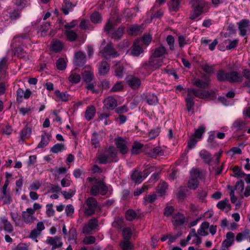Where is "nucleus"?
<instances>
[{"instance_id":"f257e3e1","label":"nucleus","mask_w":250,"mask_h":250,"mask_svg":"<svg viewBox=\"0 0 250 250\" xmlns=\"http://www.w3.org/2000/svg\"><path fill=\"white\" fill-rule=\"evenodd\" d=\"M187 92V94L185 97V100L188 111H190L193 109V107L194 105L193 101L194 97L200 99H213L216 97L215 91L213 90L203 91L195 88H188Z\"/></svg>"},{"instance_id":"f03ea898","label":"nucleus","mask_w":250,"mask_h":250,"mask_svg":"<svg viewBox=\"0 0 250 250\" xmlns=\"http://www.w3.org/2000/svg\"><path fill=\"white\" fill-rule=\"evenodd\" d=\"M87 180L90 183V193L92 196L105 195L107 193L108 188L103 180L96 177H88Z\"/></svg>"},{"instance_id":"7ed1b4c3","label":"nucleus","mask_w":250,"mask_h":250,"mask_svg":"<svg viewBox=\"0 0 250 250\" xmlns=\"http://www.w3.org/2000/svg\"><path fill=\"white\" fill-rule=\"evenodd\" d=\"M190 4L192 8L190 15L191 20H194L203 13L208 12L209 8L208 2L205 0H191Z\"/></svg>"},{"instance_id":"20e7f679","label":"nucleus","mask_w":250,"mask_h":250,"mask_svg":"<svg viewBox=\"0 0 250 250\" xmlns=\"http://www.w3.org/2000/svg\"><path fill=\"white\" fill-rule=\"evenodd\" d=\"M86 207L83 211L84 214L86 216H90L95 213L96 211L100 208V206L98 204L97 200L93 197H88L85 201Z\"/></svg>"},{"instance_id":"39448f33","label":"nucleus","mask_w":250,"mask_h":250,"mask_svg":"<svg viewBox=\"0 0 250 250\" xmlns=\"http://www.w3.org/2000/svg\"><path fill=\"white\" fill-rule=\"evenodd\" d=\"M163 63L162 59H158V58L151 56L148 62H145L142 64V68L150 73L162 66Z\"/></svg>"},{"instance_id":"423d86ee","label":"nucleus","mask_w":250,"mask_h":250,"mask_svg":"<svg viewBox=\"0 0 250 250\" xmlns=\"http://www.w3.org/2000/svg\"><path fill=\"white\" fill-rule=\"evenodd\" d=\"M117 152L113 147H109L104 153L99 155L98 159L101 164L115 161Z\"/></svg>"},{"instance_id":"0eeeda50","label":"nucleus","mask_w":250,"mask_h":250,"mask_svg":"<svg viewBox=\"0 0 250 250\" xmlns=\"http://www.w3.org/2000/svg\"><path fill=\"white\" fill-rule=\"evenodd\" d=\"M190 177L188 184V187L190 189H195L199 185V179L201 178V172L198 169L193 168L190 171Z\"/></svg>"},{"instance_id":"6e6552de","label":"nucleus","mask_w":250,"mask_h":250,"mask_svg":"<svg viewBox=\"0 0 250 250\" xmlns=\"http://www.w3.org/2000/svg\"><path fill=\"white\" fill-rule=\"evenodd\" d=\"M44 229L45 227L43 222L42 221L38 222L36 228L30 232L28 237L37 243L38 242L37 238L40 236L42 231Z\"/></svg>"},{"instance_id":"1a4fd4ad","label":"nucleus","mask_w":250,"mask_h":250,"mask_svg":"<svg viewBox=\"0 0 250 250\" xmlns=\"http://www.w3.org/2000/svg\"><path fill=\"white\" fill-rule=\"evenodd\" d=\"M35 211L32 209V208H27L25 211L22 212L21 216L23 222L27 224H31L37 220L34 216Z\"/></svg>"},{"instance_id":"9d476101","label":"nucleus","mask_w":250,"mask_h":250,"mask_svg":"<svg viewBox=\"0 0 250 250\" xmlns=\"http://www.w3.org/2000/svg\"><path fill=\"white\" fill-rule=\"evenodd\" d=\"M101 53L103 57L106 59H109L110 57L115 58L119 55L111 44H108L101 51Z\"/></svg>"},{"instance_id":"9b49d317","label":"nucleus","mask_w":250,"mask_h":250,"mask_svg":"<svg viewBox=\"0 0 250 250\" xmlns=\"http://www.w3.org/2000/svg\"><path fill=\"white\" fill-rule=\"evenodd\" d=\"M210 80L209 77H205L203 79H194L192 81L193 84L200 88L205 89L209 87Z\"/></svg>"},{"instance_id":"f8f14e48","label":"nucleus","mask_w":250,"mask_h":250,"mask_svg":"<svg viewBox=\"0 0 250 250\" xmlns=\"http://www.w3.org/2000/svg\"><path fill=\"white\" fill-rule=\"evenodd\" d=\"M46 242L52 246V250L61 247L63 244L61 238L59 236L48 237L46 240Z\"/></svg>"},{"instance_id":"ddd939ff","label":"nucleus","mask_w":250,"mask_h":250,"mask_svg":"<svg viewBox=\"0 0 250 250\" xmlns=\"http://www.w3.org/2000/svg\"><path fill=\"white\" fill-rule=\"evenodd\" d=\"M98 221L96 218L90 219L87 224L83 228V232L84 233L90 234L98 226Z\"/></svg>"},{"instance_id":"4468645a","label":"nucleus","mask_w":250,"mask_h":250,"mask_svg":"<svg viewBox=\"0 0 250 250\" xmlns=\"http://www.w3.org/2000/svg\"><path fill=\"white\" fill-rule=\"evenodd\" d=\"M115 143L117 148L122 154H126L128 152L126 146L127 142L122 137H118L115 140Z\"/></svg>"},{"instance_id":"2eb2a0df","label":"nucleus","mask_w":250,"mask_h":250,"mask_svg":"<svg viewBox=\"0 0 250 250\" xmlns=\"http://www.w3.org/2000/svg\"><path fill=\"white\" fill-rule=\"evenodd\" d=\"M239 34L241 36H245L247 34V29L250 26V21L248 19H242L237 23Z\"/></svg>"},{"instance_id":"dca6fc26","label":"nucleus","mask_w":250,"mask_h":250,"mask_svg":"<svg viewBox=\"0 0 250 250\" xmlns=\"http://www.w3.org/2000/svg\"><path fill=\"white\" fill-rule=\"evenodd\" d=\"M228 82L231 83H240L243 81V77L236 71L228 72Z\"/></svg>"},{"instance_id":"f3484780","label":"nucleus","mask_w":250,"mask_h":250,"mask_svg":"<svg viewBox=\"0 0 250 250\" xmlns=\"http://www.w3.org/2000/svg\"><path fill=\"white\" fill-rule=\"evenodd\" d=\"M185 221V217L184 215L180 212L174 214L172 218V222L173 225L175 227L182 225Z\"/></svg>"},{"instance_id":"a211bd4d","label":"nucleus","mask_w":250,"mask_h":250,"mask_svg":"<svg viewBox=\"0 0 250 250\" xmlns=\"http://www.w3.org/2000/svg\"><path fill=\"white\" fill-rule=\"evenodd\" d=\"M86 62L85 54L83 52L79 51L75 54L74 63L77 66H83Z\"/></svg>"},{"instance_id":"6ab92c4d","label":"nucleus","mask_w":250,"mask_h":250,"mask_svg":"<svg viewBox=\"0 0 250 250\" xmlns=\"http://www.w3.org/2000/svg\"><path fill=\"white\" fill-rule=\"evenodd\" d=\"M141 45L140 41L136 40L134 42L130 49L131 53L133 56H139L140 54L143 52V49Z\"/></svg>"},{"instance_id":"aec40b11","label":"nucleus","mask_w":250,"mask_h":250,"mask_svg":"<svg viewBox=\"0 0 250 250\" xmlns=\"http://www.w3.org/2000/svg\"><path fill=\"white\" fill-rule=\"evenodd\" d=\"M0 225L3 228L4 230L8 233H11L13 230V226L4 216L0 217Z\"/></svg>"},{"instance_id":"412c9836","label":"nucleus","mask_w":250,"mask_h":250,"mask_svg":"<svg viewBox=\"0 0 250 250\" xmlns=\"http://www.w3.org/2000/svg\"><path fill=\"white\" fill-rule=\"evenodd\" d=\"M117 105L116 100L112 96L106 97L104 101V106L109 109H113Z\"/></svg>"},{"instance_id":"4be33fe9","label":"nucleus","mask_w":250,"mask_h":250,"mask_svg":"<svg viewBox=\"0 0 250 250\" xmlns=\"http://www.w3.org/2000/svg\"><path fill=\"white\" fill-rule=\"evenodd\" d=\"M234 234L232 232H228L226 234V239L222 243V247L228 248L233 245Z\"/></svg>"},{"instance_id":"5701e85b","label":"nucleus","mask_w":250,"mask_h":250,"mask_svg":"<svg viewBox=\"0 0 250 250\" xmlns=\"http://www.w3.org/2000/svg\"><path fill=\"white\" fill-rule=\"evenodd\" d=\"M127 83L132 89L138 88L141 84L140 79L135 77H128Z\"/></svg>"},{"instance_id":"b1692460","label":"nucleus","mask_w":250,"mask_h":250,"mask_svg":"<svg viewBox=\"0 0 250 250\" xmlns=\"http://www.w3.org/2000/svg\"><path fill=\"white\" fill-rule=\"evenodd\" d=\"M110 66L106 62H101L99 66V73L100 75H105L108 72Z\"/></svg>"},{"instance_id":"393cba45","label":"nucleus","mask_w":250,"mask_h":250,"mask_svg":"<svg viewBox=\"0 0 250 250\" xmlns=\"http://www.w3.org/2000/svg\"><path fill=\"white\" fill-rule=\"evenodd\" d=\"M96 113V108L94 106H90L87 107L85 112V118L87 121L92 119Z\"/></svg>"},{"instance_id":"a878e982","label":"nucleus","mask_w":250,"mask_h":250,"mask_svg":"<svg viewBox=\"0 0 250 250\" xmlns=\"http://www.w3.org/2000/svg\"><path fill=\"white\" fill-rule=\"evenodd\" d=\"M209 227V224L208 222H204L200 225L199 229H198V233L202 236H206L208 234L207 229Z\"/></svg>"},{"instance_id":"bb28decb","label":"nucleus","mask_w":250,"mask_h":250,"mask_svg":"<svg viewBox=\"0 0 250 250\" xmlns=\"http://www.w3.org/2000/svg\"><path fill=\"white\" fill-rule=\"evenodd\" d=\"M166 53V48L164 46L161 45L155 49L152 56L157 58H160L163 57Z\"/></svg>"},{"instance_id":"cd10ccee","label":"nucleus","mask_w":250,"mask_h":250,"mask_svg":"<svg viewBox=\"0 0 250 250\" xmlns=\"http://www.w3.org/2000/svg\"><path fill=\"white\" fill-rule=\"evenodd\" d=\"M228 72H226L223 69H220L217 72V79L220 82H228Z\"/></svg>"},{"instance_id":"c85d7f7f","label":"nucleus","mask_w":250,"mask_h":250,"mask_svg":"<svg viewBox=\"0 0 250 250\" xmlns=\"http://www.w3.org/2000/svg\"><path fill=\"white\" fill-rule=\"evenodd\" d=\"M147 154L149 156L155 158L158 156L163 155L164 151L160 147L157 146L150 150L149 152H147Z\"/></svg>"},{"instance_id":"c756f323","label":"nucleus","mask_w":250,"mask_h":250,"mask_svg":"<svg viewBox=\"0 0 250 250\" xmlns=\"http://www.w3.org/2000/svg\"><path fill=\"white\" fill-rule=\"evenodd\" d=\"M233 127L237 131L243 130L246 128V123L241 120H237L233 124Z\"/></svg>"},{"instance_id":"7c9ffc66","label":"nucleus","mask_w":250,"mask_h":250,"mask_svg":"<svg viewBox=\"0 0 250 250\" xmlns=\"http://www.w3.org/2000/svg\"><path fill=\"white\" fill-rule=\"evenodd\" d=\"M50 135L47 133H45L42 135L41 142L38 144V147L43 148L48 144L49 142Z\"/></svg>"},{"instance_id":"2f4dec72","label":"nucleus","mask_w":250,"mask_h":250,"mask_svg":"<svg viewBox=\"0 0 250 250\" xmlns=\"http://www.w3.org/2000/svg\"><path fill=\"white\" fill-rule=\"evenodd\" d=\"M250 233V230L246 229L243 231L238 233L236 236V240L238 242H240L243 240L248 238V235Z\"/></svg>"},{"instance_id":"473e14b6","label":"nucleus","mask_w":250,"mask_h":250,"mask_svg":"<svg viewBox=\"0 0 250 250\" xmlns=\"http://www.w3.org/2000/svg\"><path fill=\"white\" fill-rule=\"evenodd\" d=\"M200 156L206 163L209 164L211 161V155L206 150H202L200 152Z\"/></svg>"},{"instance_id":"72a5a7b5","label":"nucleus","mask_w":250,"mask_h":250,"mask_svg":"<svg viewBox=\"0 0 250 250\" xmlns=\"http://www.w3.org/2000/svg\"><path fill=\"white\" fill-rule=\"evenodd\" d=\"M146 102L149 105H154L158 102V99L156 95L153 94L147 93L146 96Z\"/></svg>"},{"instance_id":"f704fd0d","label":"nucleus","mask_w":250,"mask_h":250,"mask_svg":"<svg viewBox=\"0 0 250 250\" xmlns=\"http://www.w3.org/2000/svg\"><path fill=\"white\" fill-rule=\"evenodd\" d=\"M238 40L235 39L233 41L229 40H226L223 42V44H226V50H230L235 48L238 43Z\"/></svg>"},{"instance_id":"c9c22d12","label":"nucleus","mask_w":250,"mask_h":250,"mask_svg":"<svg viewBox=\"0 0 250 250\" xmlns=\"http://www.w3.org/2000/svg\"><path fill=\"white\" fill-rule=\"evenodd\" d=\"M63 47L62 42L59 40L52 41L51 43V48L52 50L55 52H58L62 50Z\"/></svg>"},{"instance_id":"e433bc0d","label":"nucleus","mask_w":250,"mask_h":250,"mask_svg":"<svg viewBox=\"0 0 250 250\" xmlns=\"http://www.w3.org/2000/svg\"><path fill=\"white\" fill-rule=\"evenodd\" d=\"M132 179L135 183H141L144 180L142 173L138 170H135L131 175Z\"/></svg>"},{"instance_id":"4c0bfd02","label":"nucleus","mask_w":250,"mask_h":250,"mask_svg":"<svg viewBox=\"0 0 250 250\" xmlns=\"http://www.w3.org/2000/svg\"><path fill=\"white\" fill-rule=\"evenodd\" d=\"M180 0H171L169 3V9L171 11H177L180 8Z\"/></svg>"},{"instance_id":"58836bf2","label":"nucleus","mask_w":250,"mask_h":250,"mask_svg":"<svg viewBox=\"0 0 250 250\" xmlns=\"http://www.w3.org/2000/svg\"><path fill=\"white\" fill-rule=\"evenodd\" d=\"M67 40L70 42L74 41L77 38L78 35L76 32L73 30H67L64 32Z\"/></svg>"},{"instance_id":"ea45409f","label":"nucleus","mask_w":250,"mask_h":250,"mask_svg":"<svg viewBox=\"0 0 250 250\" xmlns=\"http://www.w3.org/2000/svg\"><path fill=\"white\" fill-rule=\"evenodd\" d=\"M124 33V28L122 27H120L112 33L111 37L113 39L118 40L121 39Z\"/></svg>"},{"instance_id":"a19ab883","label":"nucleus","mask_w":250,"mask_h":250,"mask_svg":"<svg viewBox=\"0 0 250 250\" xmlns=\"http://www.w3.org/2000/svg\"><path fill=\"white\" fill-rule=\"evenodd\" d=\"M81 77L76 73L72 72L68 77L69 81L72 83H77L80 82Z\"/></svg>"},{"instance_id":"79ce46f5","label":"nucleus","mask_w":250,"mask_h":250,"mask_svg":"<svg viewBox=\"0 0 250 250\" xmlns=\"http://www.w3.org/2000/svg\"><path fill=\"white\" fill-rule=\"evenodd\" d=\"M31 128L27 126H25L23 129L21 131V138L22 140H24L26 138L29 137L31 134Z\"/></svg>"},{"instance_id":"37998d69","label":"nucleus","mask_w":250,"mask_h":250,"mask_svg":"<svg viewBox=\"0 0 250 250\" xmlns=\"http://www.w3.org/2000/svg\"><path fill=\"white\" fill-rule=\"evenodd\" d=\"M216 206L219 209L221 210H224L226 208H230V205L229 203V201L228 199H225L224 200L220 201L217 203Z\"/></svg>"},{"instance_id":"c03bdc74","label":"nucleus","mask_w":250,"mask_h":250,"mask_svg":"<svg viewBox=\"0 0 250 250\" xmlns=\"http://www.w3.org/2000/svg\"><path fill=\"white\" fill-rule=\"evenodd\" d=\"M233 175L235 177L242 178L246 175L244 172L237 166H234L232 168Z\"/></svg>"},{"instance_id":"a18cd8bd","label":"nucleus","mask_w":250,"mask_h":250,"mask_svg":"<svg viewBox=\"0 0 250 250\" xmlns=\"http://www.w3.org/2000/svg\"><path fill=\"white\" fill-rule=\"evenodd\" d=\"M55 94L58 98L59 100L62 102H66L69 99V95L65 92H61L57 90L55 91Z\"/></svg>"},{"instance_id":"49530a36","label":"nucleus","mask_w":250,"mask_h":250,"mask_svg":"<svg viewBox=\"0 0 250 250\" xmlns=\"http://www.w3.org/2000/svg\"><path fill=\"white\" fill-rule=\"evenodd\" d=\"M75 6L70 1L67 2L62 4V10L63 14L67 15L69 14V11Z\"/></svg>"},{"instance_id":"de8ad7c7","label":"nucleus","mask_w":250,"mask_h":250,"mask_svg":"<svg viewBox=\"0 0 250 250\" xmlns=\"http://www.w3.org/2000/svg\"><path fill=\"white\" fill-rule=\"evenodd\" d=\"M65 146L63 144L57 143L51 148V151L54 153H58L65 150Z\"/></svg>"},{"instance_id":"09e8293b","label":"nucleus","mask_w":250,"mask_h":250,"mask_svg":"<svg viewBox=\"0 0 250 250\" xmlns=\"http://www.w3.org/2000/svg\"><path fill=\"white\" fill-rule=\"evenodd\" d=\"M120 245L123 250H132L133 248V244L128 240H125Z\"/></svg>"},{"instance_id":"8fccbe9b","label":"nucleus","mask_w":250,"mask_h":250,"mask_svg":"<svg viewBox=\"0 0 250 250\" xmlns=\"http://www.w3.org/2000/svg\"><path fill=\"white\" fill-rule=\"evenodd\" d=\"M167 188V185L166 182L160 183L157 187V192L160 194V196L163 195L166 192Z\"/></svg>"},{"instance_id":"3c124183","label":"nucleus","mask_w":250,"mask_h":250,"mask_svg":"<svg viewBox=\"0 0 250 250\" xmlns=\"http://www.w3.org/2000/svg\"><path fill=\"white\" fill-rule=\"evenodd\" d=\"M100 142V136L99 135L96 133L94 132L92 134L91 139V143L92 145L94 146L95 147H97L99 146Z\"/></svg>"},{"instance_id":"603ef678","label":"nucleus","mask_w":250,"mask_h":250,"mask_svg":"<svg viewBox=\"0 0 250 250\" xmlns=\"http://www.w3.org/2000/svg\"><path fill=\"white\" fill-rule=\"evenodd\" d=\"M56 67L60 70H63L65 69L66 67V63L64 59L59 58L56 62Z\"/></svg>"},{"instance_id":"864d4df0","label":"nucleus","mask_w":250,"mask_h":250,"mask_svg":"<svg viewBox=\"0 0 250 250\" xmlns=\"http://www.w3.org/2000/svg\"><path fill=\"white\" fill-rule=\"evenodd\" d=\"M82 75L83 80L86 83L90 82L93 78V74L90 71H85Z\"/></svg>"},{"instance_id":"5fc2aeb1","label":"nucleus","mask_w":250,"mask_h":250,"mask_svg":"<svg viewBox=\"0 0 250 250\" xmlns=\"http://www.w3.org/2000/svg\"><path fill=\"white\" fill-rule=\"evenodd\" d=\"M91 21L94 23H98L102 21V17L98 12L93 13L90 17Z\"/></svg>"},{"instance_id":"6e6d98bb","label":"nucleus","mask_w":250,"mask_h":250,"mask_svg":"<svg viewBox=\"0 0 250 250\" xmlns=\"http://www.w3.org/2000/svg\"><path fill=\"white\" fill-rule=\"evenodd\" d=\"M143 147L142 144L138 142H135L131 150L132 154H138L141 150Z\"/></svg>"},{"instance_id":"4d7b16f0","label":"nucleus","mask_w":250,"mask_h":250,"mask_svg":"<svg viewBox=\"0 0 250 250\" xmlns=\"http://www.w3.org/2000/svg\"><path fill=\"white\" fill-rule=\"evenodd\" d=\"M136 216L137 214L134 210L129 209L126 211L125 217L128 221H132L136 217Z\"/></svg>"},{"instance_id":"13d9d810","label":"nucleus","mask_w":250,"mask_h":250,"mask_svg":"<svg viewBox=\"0 0 250 250\" xmlns=\"http://www.w3.org/2000/svg\"><path fill=\"white\" fill-rule=\"evenodd\" d=\"M115 75L119 78H121L124 75V68L122 65H116L115 67Z\"/></svg>"},{"instance_id":"bf43d9fd","label":"nucleus","mask_w":250,"mask_h":250,"mask_svg":"<svg viewBox=\"0 0 250 250\" xmlns=\"http://www.w3.org/2000/svg\"><path fill=\"white\" fill-rule=\"evenodd\" d=\"M188 39L186 36L180 35L178 37V43L179 46L181 48L188 44Z\"/></svg>"},{"instance_id":"052dcab7","label":"nucleus","mask_w":250,"mask_h":250,"mask_svg":"<svg viewBox=\"0 0 250 250\" xmlns=\"http://www.w3.org/2000/svg\"><path fill=\"white\" fill-rule=\"evenodd\" d=\"M123 236L125 240H129L132 236V231L129 228H125L123 230Z\"/></svg>"},{"instance_id":"680f3d73","label":"nucleus","mask_w":250,"mask_h":250,"mask_svg":"<svg viewBox=\"0 0 250 250\" xmlns=\"http://www.w3.org/2000/svg\"><path fill=\"white\" fill-rule=\"evenodd\" d=\"M41 183L39 181H34L30 184L28 188V189L30 191L37 190L41 188Z\"/></svg>"},{"instance_id":"e2e57ef3","label":"nucleus","mask_w":250,"mask_h":250,"mask_svg":"<svg viewBox=\"0 0 250 250\" xmlns=\"http://www.w3.org/2000/svg\"><path fill=\"white\" fill-rule=\"evenodd\" d=\"M235 189L238 190V193H242L244 189V182L242 180L237 181L235 185Z\"/></svg>"},{"instance_id":"0e129e2a","label":"nucleus","mask_w":250,"mask_h":250,"mask_svg":"<svg viewBox=\"0 0 250 250\" xmlns=\"http://www.w3.org/2000/svg\"><path fill=\"white\" fill-rule=\"evenodd\" d=\"M166 41L167 44L169 45V49L170 50H173L174 49V42L175 40L174 37L172 35H168L166 39Z\"/></svg>"},{"instance_id":"69168bd1","label":"nucleus","mask_w":250,"mask_h":250,"mask_svg":"<svg viewBox=\"0 0 250 250\" xmlns=\"http://www.w3.org/2000/svg\"><path fill=\"white\" fill-rule=\"evenodd\" d=\"M186 196V193L185 189L183 188H181L178 193L176 194V198L179 201H183Z\"/></svg>"},{"instance_id":"338daca9","label":"nucleus","mask_w":250,"mask_h":250,"mask_svg":"<svg viewBox=\"0 0 250 250\" xmlns=\"http://www.w3.org/2000/svg\"><path fill=\"white\" fill-rule=\"evenodd\" d=\"M110 116V114L107 113L100 114L99 116V119L100 120H105L104 125H108L111 123V121L107 118Z\"/></svg>"},{"instance_id":"774afa93","label":"nucleus","mask_w":250,"mask_h":250,"mask_svg":"<svg viewBox=\"0 0 250 250\" xmlns=\"http://www.w3.org/2000/svg\"><path fill=\"white\" fill-rule=\"evenodd\" d=\"M139 40L140 41V44L141 45L144 43L146 45H148L151 41V37L149 35H145L141 39Z\"/></svg>"}]
</instances>
